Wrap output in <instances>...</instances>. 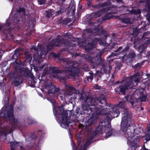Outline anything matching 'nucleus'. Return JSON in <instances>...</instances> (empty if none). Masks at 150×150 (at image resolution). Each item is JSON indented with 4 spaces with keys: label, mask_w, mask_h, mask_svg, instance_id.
<instances>
[{
    "label": "nucleus",
    "mask_w": 150,
    "mask_h": 150,
    "mask_svg": "<svg viewBox=\"0 0 150 150\" xmlns=\"http://www.w3.org/2000/svg\"><path fill=\"white\" fill-rule=\"evenodd\" d=\"M79 100L83 103L80 114H86L87 117L93 115L99 111V114H102L105 110L103 108L107 105V100L103 94H100L98 97H93L83 92L79 93Z\"/></svg>",
    "instance_id": "nucleus-1"
},
{
    "label": "nucleus",
    "mask_w": 150,
    "mask_h": 150,
    "mask_svg": "<svg viewBox=\"0 0 150 150\" xmlns=\"http://www.w3.org/2000/svg\"><path fill=\"white\" fill-rule=\"evenodd\" d=\"M107 105H105L103 108L105 110L102 111L103 113L99 114V111L96 112L97 114L99 115L105 114V119L100 123L97 127V131H100V128L106 129V128H110L111 120L110 117L112 118L117 117L120 114V111L118 109L112 107L110 103H107Z\"/></svg>",
    "instance_id": "nucleus-2"
},
{
    "label": "nucleus",
    "mask_w": 150,
    "mask_h": 150,
    "mask_svg": "<svg viewBox=\"0 0 150 150\" xmlns=\"http://www.w3.org/2000/svg\"><path fill=\"white\" fill-rule=\"evenodd\" d=\"M127 102L125 100H122L119 102L117 104V106L121 108L124 109V112L123 113L121 123V129L122 131L125 132V135L127 137H131L132 136V131L134 130V125H132L130 115H129L126 109H125V104Z\"/></svg>",
    "instance_id": "nucleus-3"
},
{
    "label": "nucleus",
    "mask_w": 150,
    "mask_h": 150,
    "mask_svg": "<svg viewBox=\"0 0 150 150\" xmlns=\"http://www.w3.org/2000/svg\"><path fill=\"white\" fill-rule=\"evenodd\" d=\"M82 57L89 63L93 69H94L98 66L100 67V70L105 74L110 73V70L112 68V66L109 65V70L108 71L107 68V64L105 60L101 59L100 60L93 55L84 54Z\"/></svg>",
    "instance_id": "nucleus-4"
},
{
    "label": "nucleus",
    "mask_w": 150,
    "mask_h": 150,
    "mask_svg": "<svg viewBox=\"0 0 150 150\" xmlns=\"http://www.w3.org/2000/svg\"><path fill=\"white\" fill-rule=\"evenodd\" d=\"M13 108V106L11 105L10 109L4 115L3 117L6 119L8 118L12 127L16 128L18 127L19 121L17 119H16L14 117Z\"/></svg>",
    "instance_id": "nucleus-5"
},
{
    "label": "nucleus",
    "mask_w": 150,
    "mask_h": 150,
    "mask_svg": "<svg viewBox=\"0 0 150 150\" xmlns=\"http://www.w3.org/2000/svg\"><path fill=\"white\" fill-rule=\"evenodd\" d=\"M125 81V83L119 85L118 87L115 89V91L116 93L119 94L121 93L123 95H125L126 91L132 89V88L131 86V84L132 82L129 83L126 79L124 81L122 80V83Z\"/></svg>",
    "instance_id": "nucleus-6"
},
{
    "label": "nucleus",
    "mask_w": 150,
    "mask_h": 150,
    "mask_svg": "<svg viewBox=\"0 0 150 150\" xmlns=\"http://www.w3.org/2000/svg\"><path fill=\"white\" fill-rule=\"evenodd\" d=\"M80 69L77 63L73 64L71 66H69L65 70V72L67 74L69 78H72L78 75Z\"/></svg>",
    "instance_id": "nucleus-7"
},
{
    "label": "nucleus",
    "mask_w": 150,
    "mask_h": 150,
    "mask_svg": "<svg viewBox=\"0 0 150 150\" xmlns=\"http://www.w3.org/2000/svg\"><path fill=\"white\" fill-rule=\"evenodd\" d=\"M100 129H101L100 128ZM101 131V129H100V131ZM100 131L98 130L97 131L96 128V130L93 132L91 133L90 137V138L88 139L87 140L86 143L84 144L83 145V143H82L81 138L80 137H78L77 139L78 145H79V148H83V150H86V148L90 144L91 142L92 141V139L95 136L99 134V132Z\"/></svg>",
    "instance_id": "nucleus-8"
},
{
    "label": "nucleus",
    "mask_w": 150,
    "mask_h": 150,
    "mask_svg": "<svg viewBox=\"0 0 150 150\" xmlns=\"http://www.w3.org/2000/svg\"><path fill=\"white\" fill-rule=\"evenodd\" d=\"M135 129L133 131H132V129H130V131L132 132V136L131 137H127L125 135V133L126 131L124 132L122 131L123 132L124 134L125 137L127 138L128 141V143L129 144L131 147V150H139L140 146L138 145L137 143L139 142V138H137L135 139H134L132 141H130L129 140L132 139L134 136V132Z\"/></svg>",
    "instance_id": "nucleus-9"
},
{
    "label": "nucleus",
    "mask_w": 150,
    "mask_h": 150,
    "mask_svg": "<svg viewBox=\"0 0 150 150\" xmlns=\"http://www.w3.org/2000/svg\"><path fill=\"white\" fill-rule=\"evenodd\" d=\"M130 46V44L129 43L127 42L126 47L122 51H120L122 49V46L119 47L118 49L114 51V52L111 53V54L110 55L108 58H110L111 57H113L114 56H117L118 55L121 54L123 56L122 57H124L126 54L127 52L128 51Z\"/></svg>",
    "instance_id": "nucleus-10"
},
{
    "label": "nucleus",
    "mask_w": 150,
    "mask_h": 150,
    "mask_svg": "<svg viewBox=\"0 0 150 150\" xmlns=\"http://www.w3.org/2000/svg\"><path fill=\"white\" fill-rule=\"evenodd\" d=\"M59 121L62 126H68L71 123L70 120L68 117V113L66 111L63 110L60 114Z\"/></svg>",
    "instance_id": "nucleus-11"
},
{
    "label": "nucleus",
    "mask_w": 150,
    "mask_h": 150,
    "mask_svg": "<svg viewBox=\"0 0 150 150\" xmlns=\"http://www.w3.org/2000/svg\"><path fill=\"white\" fill-rule=\"evenodd\" d=\"M62 43L63 44L65 45V42L63 39H61L60 38H57L52 39V41L47 45V49H51L54 46H60V43Z\"/></svg>",
    "instance_id": "nucleus-12"
},
{
    "label": "nucleus",
    "mask_w": 150,
    "mask_h": 150,
    "mask_svg": "<svg viewBox=\"0 0 150 150\" xmlns=\"http://www.w3.org/2000/svg\"><path fill=\"white\" fill-rule=\"evenodd\" d=\"M67 89L63 92L64 97L76 93L77 91L73 86L67 85Z\"/></svg>",
    "instance_id": "nucleus-13"
},
{
    "label": "nucleus",
    "mask_w": 150,
    "mask_h": 150,
    "mask_svg": "<svg viewBox=\"0 0 150 150\" xmlns=\"http://www.w3.org/2000/svg\"><path fill=\"white\" fill-rule=\"evenodd\" d=\"M110 7H107L99 9L98 11L92 13L91 14V17L92 18H96L100 17L103 12H107L110 10Z\"/></svg>",
    "instance_id": "nucleus-14"
},
{
    "label": "nucleus",
    "mask_w": 150,
    "mask_h": 150,
    "mask_svg": "<svg viewBox=\"0 0 150 150\" xmlns=\"http://www.w3.org/2000/svg\"><path fill=\"white\" fill-rule=\"evenodd\" d=\"M139 74L138 73H136L134 74L133 76H129L126 78L129 83L131 82V86L133 87V81H134L136 83L139 82V79L138 77L139 76Z\"/></svg>",
    "instance_id": "nucleus-15"
},
{
    "label": "nucleus",
    "mask_w": 150,
    "mask_h": 150,
    "mask_svg": "<svg viewBox=\"0 0 150 150\" xmlns=\"http://www.w3.org/2000/svg\"><path fill=\"white\" fill-rule=\"evenodd\" d=\"M81 43L84 46V48L86 52H90L93 50L94 48L95 45L91 41L90 42L86 43V41L84 40H82L81 41Z\"/></svg>",
    "instance_id": "nucleus-16"
},
{
    "label": "nucleus",
    "mask_w": 150,
    "mask_h": 150,
    "mask_svg": "<svg viewBox=\"0 0 150 150\" xmlns=\"http://www.w3.org/2000/svg\"><path fill=\"white\" fill-rule=\"evenodd\" d=\"M13 80V82L16 87H18L21 85L23 81L22 77L21 75L17 76Z\"/></svg>",
    "instance_id": "nucleus-17"
},
{
    "label": "nucleus",
    "mask_w": 150,
    "mask_h": 150,
    "mask_svg": "<svg viewBox=\"0 0 150 150\" xmlns=\"http://www.w3.org/2000/svg\"><path fill=\"white\" fill-rule=\"evenodd\" d=\"M125 98L126 102L129 101L131 103L132 106H135L137 105V103L136 102L135 98L133 96L127 95Z\"/></svg>",
    "instance_id": "nucleus-18"
},
{
    "label": "nucleus",
    "mask_w": 150,
    "mask_h": 150,
    "mask_svg": "<svg viewBox=\"0 0 150 150\" xmlns=\"http://www.w3.org/2000/svg\"><path fill=\"white\" fill-rule=\"evenodd\" d=\"M101 131L99 132V133L100 132L101 133H103L104 132H105L106 131L108 130V129L110 130H109L108 131L107 133L106 134L105 137L106 138H108L110 136H111L112 135V132H114L115 131V130L113 129H112L111 128V126L110 128H106V129H103V128H101Z\"/></svg>",
    "instance_id": "nucleus-19"
},
{
    "label": "nucleus",
    "mask_w": 150,
    "mask_h": 150,
    "mask_svg": "<svg viewBox=\"0 0 150 150\" xmlns=\"http://www.w3.org/2000/svg\"><path fill=\"white\" fill-rule=\"evenodd\" d=\"M57 67H55L50 66L48 68L49 74L62 73V70L57 69Z\"/></svg>",
    "instance_id": "nucleus-20"
},
{
    "label": "nucleus",
    "mask_w": 150,
    "mask_h": 150,
    "mask_svg": "<svg viewBox=\"0 0 150 150\" xmlns=\"http://www.w3.org/2000/svg\"><path fill=\"white\" fill-rule=\"evenodd\" d=\"M119 20L124 24H130L131 23V20L127 16H120L119 18Z\"/></svg>",
    "instance_id": "nucleus-21"
},
{
    "label": "nucleus",
    "mask_w": 150,
    "mask_h": 150,
    "mask_svg": "<svg viewBox=\"0 0 150 150\" xmlns=\"http://www.w3.org/2000/svg\"><path fill=\"white\" fill-rule=\"evenodd\" d=\"M116 12H108L105 15H104L102 17V20L103 21L106 20L108 19H110L111 18H113L114 16H112V14H116Z\"/></svg>",
    "instance_id": "nucleus-22"
},
{
    "label": "nucleus",
    "mask_w": 150,
    "mask_h": 150,
    "mask_svg": "<svg viewBox=\"0 0 150 150\" xmlns=\"http://www.w3.org/2000/svg\"><path fill=\"white\" fill-rule=\"evenodd\" d=\"M20 71H21L22 73L23 72H24L25 74H26V75L31 78L33 81H34L35 78L32 73H31L30 71H28L25 69H22L20 70Z\"/></svg>",
    "instance_id": "nucleus-23"
},
{
    "label": "nucleus",
    "mask_w": 150,
    "mask_h": 150,
    "mask_svg": "<svg viewBox=\"0 0 150 150\" xmlns=\"http://www.w3.org/2000/svg\"><path fill=\"white\" fill-rule=\"evenodd\" d=\"M59 91L58 88H57L54 86H52L49 87V88L47 91V94L49 95L51 94L53 95L56 92H57Z\"/></svg>",
    "instance_id": "nucleus-24"
},
{
    "label": "nucleus",
    "mask_w": 150,
    "mask_h": 150,
    "mask_svg": "<svg viewBox=\"0 0 150 150\" xmlns=\"http://www.w3.org/2000/svg\"><path fill=\"white\" fill-rule=\"evenodd\" d=\"M130 40L135 46H136L137 45L139 44V40L138 38V35H134L131 38Z\"/></svg>",
    "instance_id": "nucleus-25"
},
{
    "label": "nucleus",
    "mask_w": 150,
    "mask_h": 150,
    "mask_svg": "<svg viewBox=\"0 0 150 150\" xmlns=\"http://www.w3.org/2000/svg\"><path fill=\"white\" fill-rule=\"evenodd\" d=\"M18 72L16 71H11L8 74V76L11 79H14L16 77L19 76Z\"/></svg>",
    "instance_id": "nucleus-26"
},
{
    "label": "nucleus",
    "mask_w": 150,
    "mask_h": 150,
    "mask_svg": "<svg viewBox=\"0 0 150 150\" xmlns=\"http://www.w3.org/2000/svg\"><path fill=\"white\" fill-rule=\"evenodd\" d=\"M147 47V44L146 43H144L139 46L138 50L140 54H141L143 53L145 51V50L146 48Z\"/></svg>",
    "instance_id": "nucleus-27"
},
{
    "label": "nucleus",
    "mask_w": 150,
    "mask_h": 150,
    "mask_svg": "<svg viewBox=\"0 0 150 150\" xmlns=\"http://www.w3.org/2000/svg\"><path fill=\"white\" fill-rule=\"evenodd\" d=\"M127 11L129 12L131 14L134 15H137L141 13L140 10L139 9H137L136 10L132 9V10L128 9Z\"/></svg>",
    "instance_id": "nucleus-28"
},
{
    "label": "nucleus",
    "mask_w": 150,
    "mask_h": 150,
    "mask_svg": "<svg viewBox=\"0 0 150 150\" xmlns=\"http://www.w3.org/2000/svg\"><path fill=\"white\" fill-rule=\"evenodd\" d=\"M148 132L143 137L144 139L146 140V142L150 140V127H148Z\"/></svg>",
    "instance_id": "nucleus-29"
},
{
    "label": "nucleus",
    "mask_w": 150,
    "mask_h": 150,
    "mask_svg": "<svg viewBox=\"0 0 150 150\" xmlns=\"http://www.w3.org/2000/svg\"><path fill=\"white\" fill-rule=\"evenodd\" d=\"M8 99L6 100L5 102V104L4 105V108L2 109L0 111V117H1L2 116L1 115L3 113L4 114L7 111H5V110H4V108H5V110H6L7 108L8 107Z\"/></svg>",
    "instance_id": "nucleus-30"
},
{
    "label": "nucleus",
    "mask_w": 150,
    "mask_h": 150,
    "mask_svg": "<svg viewBox=\"0 0 150 150\" xmlns=\"http://www.w3.org/2000/svg\"><path fill=\"white\" fill-rule=\"evenodd\" d=\"M89 74L90 75L87 76L86 79L88 81L91 82L93 79L94 74L92 71H91L89 72Z\"/></svg>",
    "instance_id": "nucleus-31"
},
{
    "label": "nucleus",
    "mask_w": 150,
    "mask_h": 150,
    "mask_svg": "<svg viewBox=\"0 0 150 150\" xmlns=\"http://www.w3.org/2000/svg\"><path fill=\"white\" fill-rule=\"evenodd\" d=\"M8 129L7 127H5L0 131V133L6 137L8 133Z\"/></svg>",
    "instance_id": "nucleus-32"
},
{
    "label": "nucleus",
    "mask_w": 150,
    "mask_h": 150,
    "mask_svg": "<svg viewBox=\"0 0 150 150\" xmlns=\"http://www.w3.org/2000/svg\"><path fill=\"white\" fill-rule=\"evenodd\" d=\"M21 49L20 48H18L16 49L14 52L16 54V56H17L18 59H19L22 57L23 54L20 52Z\"/></svg>",
    "instance_id": "nucleus-33"
},
{
    "label": "nucleus",
    "mask_w": 150,
    "mask_h": 150,
    "mask_svg": "<svg viewBox=\"0 0 150 150\" xmlns=\"http://www.w3.org/2000/svg\"><path fill=\"white\" fill-rule=\"evenodd\" d=\"M136 56V54L134 50L131 51L128 55V57L131 60L134 59Z\"/></svg>",
    "instance_id": "nucleus-34"
},
{
    "label": "nucleus",
    "mask_w": 150,
    "mask_h": 150,
    "mask_svg": "<svg viewBox=\"0 0 150 150\" xmlns=\"http://www.w3.org/2000/svg\"><path fill=\"white\" fill-rule=\"evenodd\" d=\"M97 31L98 32H100L101 34L104 35V37L105 38H107L108 34L106 31L105 30L101 29L100 30V29L99 28H98L97 29Z\"/></svg>",
    "instance_id": "nucleus-35"
},
{
    "label": "nucleus",
    "mask_w": 150,
    "mask_h": 150,
    "mask_svg": "<svg viewBox=\"0 0 150 150\" xmlns=\"http://www.w3.org/2000/svg\"><path fill=\"white\" fill-rule=\"evenodd\" d=\"M79 144L77 146H76V145L73 142H72L71 146L73 150H83V148H79Z\"/></svg>",
    "instance_id": "nucleus-36"
},
{
    "label": "nucleus",
    "mask_w": 150,
    "mask_h": 150,
    "mask_svg": "<svg viewBox=\"0 0 150 150\" xmlns=\"http://www.w3.org/2000/svg\"><path fill=\"white\" fill-rule=\"evenodd\" d=\"M79 144L77 146H76V145L73 142H72L71 146L73 150H83V148H79Z\"/></svg>",
    "instance_id": "nucleus-37"
},
{
    "label": "nucleus",
    "mask_w": 150,
    "mask_h": 150,
    "mask_svg": "<svg viewBox=\"0 0 150 150\" xmlns=\"http://www.w3.org/2000/svg\"><path fill=\"white\" fill-rule=\"evenodd\" d=\"M79 144L77 146H76V145L73 142H72L71 146L73 150H83V148H79Z\"/></svg>",
    "instance_id": "nucleus-38"
},
{
    "label": "nucleus",
    "mask_w": 150,
    "mask_h": 150,
    "mask_svg": "<svg viewBox=\"0 0 150 150\" xmlns=\"http://www.w3.org/2000/svg\"><path fill=\"white\" fill-rule=\"evenodd\" d=\"M9 143L11 144V150H15L17 147V144L16 142H10Z\"/></svg>",
    "instance_id": "nucleus-39"
},
{
    "label": "nucleus",
    "mask_w": 150,
    "mask_h": 150,
    "mask_svg": "<svg viewBox=\"0 0 150 150\" xmlns=\"http://www.w3.org/2000/svg\"><path fill=\"white\" fill-rule=\"evenodd\" d=\"M46 17L49 18L52 16L53 12L52 11L51 9H50L46 11Z\"/></svg>",
    "instance_id": "nucleus-40"
},
{
    "label": "nucleus",
    "mask_w": 150,
    "mask_h": 150,
    "mask_svg": "<svg viewBox=\"0 0 150 150\" xmlns=\"http://www.w3.org/2000/svg\"><path fill=\"white\" fill-rule=\"evenodd\" d=\"M111 4V2L110 0H108L105 2L102 3L103 8L105 7L110 6Z\"/></svg>",
    "instance_id": "nucleus-41"
},
{
    "label": "nucleus",
    "mask_w": 150,
    "mask_h": 150,
    "mask_svg": "<svg viewBox=\"0 0 150 150\" xmlns=\"http://www.w3.org/2000/svg\"><path fill=\"white\" fill-rule=\"evenodd\" d=\"M62 60L65 64L69 65L72 63V61L69 59L65 58L62 59Z\"/></svg>",
    "instance_id": "nucleus-42"
},
{
    "label": "nucleus",
    "mask_w": 150,
    "mask_h": 150,
    "mask_svg": "<svg viewBox=\"0 0 150 150\" xmlns=\"http://www.w3.org/2000/svg\"><path fill=\"white\" fill-rule=\"evenodd\" d=\"M88 125H91L96 122V120L93 117H90L88 119Z\"/></svg>",
    "instance_id": "nucleus-43"
},
{
    "label": "nucleus",
    "mask_w": 150,
    "mask_h": 150,
    "mask_svg": "<svg viewBox=\"0 0 150 150\" xmlns=\"http://www.w3.org/2000/svg\"><path fill=\"white\" fill-rule=\"evenodd\" d=\"M100 39L99 38H95L94 39L91 40V42L95 45L98 42L100 41Z\"/></svg>",
    "instance_id": "nucleus-44"
},
{
    "label": "nucleus",
    "mask_w": 150,
    "mask_h": 150,
    "mask_svg": "<svg viewBox=\"0 0 150 150\" xmlns=\"http://www.w3.org/2000/svg\"><path fill=\"white\" fill-rule=\"evenodd\" d=\"M92 7L97 9H99L101 8H103L102 3L98 4L96 5L93 6Z\"/></svg>",
    "instance_id": "nucleus-45"
},
{
    "label": "nucleus",
    "mask_w": 150,
    "mask_h": 150,
    "mask_svg": "<svg viewBox=\"0 0 150 150\" xmlns=\"http://www.w3.org/2000/svg\"><path fill=\"white\" fill-rule=\"evenodd\" d=\"M59 79L60 81L65 82L66 80L67 77L65 76H59Z\"/></svg>",
    "instance_id": "nucleus-46"
},
{
    "label": "nucleus",
    "mask_w": 150,
    "mask_h": 150,
    "mask_svg": "<svg viewBox=\"0 0 150 150\" xmlns=\"http://www.w3.org/2000/svg\"><path fill=\"white\" fill-rule=\"evenodd\" d=\"M143 64V62H141L137 63L134 66V69H137L139 67H140Z\"/></svg>",
    "instance_id": "nucleus-47"
},
{
    "label": "nucleus",
    "mask_w": 150,
    "mask_h": 150,
    "mask_svg": "<svg viewBox=\"0 0 150 150\" xmlns=\"http://www.w3.org/2000/svg\"><path fill=\"white\" fill-rule=\"evenodd\" d=\"M147 98V96L146 95H143L142 97H140V99L141 102H143L145 101Z\"/></svg>",
    "instance_id": "nucleus-48"
},
{
    "label": "nucleus",
    "mask_w": 150,
    "mask_h": 150,
    "mask_svg": "<svg viewBox=\"0 0 150 150\" xmlns=\"http://www.w3.org/2000/svg\"><path fill=\"white\" fill-rule=\"evenodd\" d=\"M74 42H72L69 43V44L67 45H69V47H73V48H74V47H75L76 45V44L75 43H74Z\"/></svg>",
    "instance_id": "nucleus-49"
},
{
    "label": "nucleus",
    "mask_w": 150,
    "mask_h": 150,
    "mask_svg": "<svg viewBox=\"0 0 150 150\" xmlns=\"http://www.w3.org/2000/svg\"><path fill=\"white\" fill-rule=\"evenodd\" d=\"M17 12L18 13H20L21 12H25V9L23 8L20 7L17 10Z\"/></svg>",
    "instance_id": "nucleus-50"
},
{
    "label": "nucleus",
    "mask_w": 150,
    "mask_h": 150,
    "mask_svg": "<svg viewBox=\"0 0 150 150\" xmlns=\"http://www.w3.org/2000/svg\"><path fill=\"white\" fill-rule=\"evenodd\" d=\"M144 10L145 11L149 12L150 11V5H145Z\"/></svg>",
    "instance_id": "nucleus-51"
},
{
    "label": "nucleus",
    "mask_w": 150,
    "mask_h": 150,
    "mask_svg": "<svg viewBox=\"0 0 150 150\" xmlns=\"http://www.w3.org/2000/svg\"><path fill=\"white\" fill-rule=\"evenodd\" d=\"M38 2L40 5H42L45 4L46 2V0H37Z\"/></svg>",
    "instance_id": "nucleus-52"
},
{
    "label": "nucleus",
    "mask_w": 150,
    "mask_h": 150,
    "mask_svg": "<svg viewBox=\"0 0 150 150\" xmlns=\"http://www.w3.org/2000/svg\"><path fill=\"white\" fill-rule=\"evenodd\" d=\"M84 31L87 33H91L92 31V29L91 28H87L84 30Z\"/></svg>",
    "instance_id": "nucleus-53"
},
{
    "label": "nucleus",
    "mask_w": 150,
    "mask_h": 150,
    "mask_svg": "<svg viewBox=\"0 0 150 150\" xmlns=\"http://www.w3.org/2000/svg\"><path fill=\"white\" fill-rule=\"evenodd\" d=\"M43 72L46 74H49L48 68V67L45 68L43 70Z\"/></svg>",
    "instance_id": "nucleus-54"
},
{
    "label": "nucleus",
    "mask_w": 150,
    "mask_h": 150,
    "mask_svg": "<svg viewBox=\"0 0 150 150\" xmlns=\"http://www.w3.org/2000/svg\"><path fill=\"white\" fill-rule=\"evenodd\" d=\"M28 120L29 124H32L35 123V121L31 119L28 118Z\"/></svg>",
    "instance_id": "nucleus-55"
},
{
    "label": "nucleus",
    "mask_w": 150,
    "mask_h": 150,
    "mask_svg": "<svg viewBox=\"0 0 150 150\" xmlns=\"http://www.w3.org/2000/svg\"><path fill=\"white\" fill-rule=\"evenodd\" d=\"M53 56L54 58H58L60 57V54L59 53H54L53 54Z\"/></svg>",
    "instance_id": "nucleus-56"
},
{
    "label": "nucleus",
    "mask_w": 150,
    "mask_h": 150,
    "mask_svg": "<svg viewBox=\"0 0 150 150\" xmlns=\"http://www.w3.org/2000/svg\"><path fill=\"white\" fill-rule=\"evenodd\" d=\"M16 55V54L14 52V53L12 57V58L13 59H15L16 60L17 59H18L17 58V56Z\"/></svg>",
    "instance_id": "nucleus-57"
},
{
    "label": "nucleus",
    "mask_w": 150,
    "mask_h": 150,
    "mask_svg": "<svg viewBox=\"0 0 150 150\" xmlns=\"http://www.w3.org/2000/svg\"><path fill=\"white\" fill-rule=\"evenodd\" d=\"M103 52L102 51H100V52L98 53L97 54V56H99V57H100V59H101V56L103 54ZM101 59H102L101 58Z\"/></svg>",
    "instance_id": "nucleus-58"
},
{
    "label": "nucleus",
    "mask_w": 150,
    "mask_h": 150,
    "mask_svg": "<svg viewBox=\"0 0 150 150\" xmlns=\"http://www.w3.org/2000/svg\"><path fill=\"white\" fill-rule=\"evenodd\" d=\"M87 5L89 6H91L90 5L92 1V0H87Z\"/></svg>",
    "instance_id": "nucleus-59"
},
{
    "label": "nucleus",
    "mask_w": 150,
    "mask_h": 150,
    "mask_svg": "<svg viewBox=\"0 0 150 150\" xmlns=\"http://www.w3.org/2000/svg\"><path fill=\"white\" fill-rule=\"evenodd\" d=\"M145 3V5H150V0H146Z\"/></svg>",
    "instance_id": "nucleus-60"
},
{
    "label": "nucleus",
    "mask_w": 150,
    "mask_h": 150,
    "mask_svg": "<svg viewBox=\"0 0 150 150\" xmlns=\"http://www.w3.org/2000/svg\"><path fill=\"white\" fill-rule=\"evenodd\" d=\"M13 30V29L12 28L10 27V28H9L7 29V31L10 33V32H11Z\"/></svg>",
    "instance_id": "nucleus-61"
},
{
    "label": "nucleus",
    "mask_w": 150,
    "mask_h": 150,
    "mask_svg": "<svg viewBox=\"0 0 150 150\" xmlns=\"http://www.w3.org/2000/svg\"><path fill=\"white\" fill-rule=\"evenodd\" d=\"M72 8H73V9L72 11L71 12L72 13V14H73L74 13V12H75V6H73V7H72Z\"/></svg>",
    "instance_id": "nucleus-62"
},
{
    "label": "nucleus",
    "mask_w": 150,
    "mask_h": 150,
    "mask_svg": "<svg viewBox=\"0 0 150 150\" xmlns=\"http://www.w3.org/2000/svg\"><path fill=\"white\" fill-rule=\"evenodd\" d=\"M150 56V51L148 52H147L146 57L147 58H149V57Z\"/></svg>",
    "instance_id": "nucleus-63"
},
{
    "label": "nucleus",
    "mask_w": 150,
    "mask_h": 150,
    "mask_svg": "<svg viewBox=\"0 0 150 150\" xmlns=\"http://www.w3.org/2000/svg\"><path fill=\"white\" fill-rule=\"evenodd\" d=\"M31 50H34L35 51H37L38 50V48H36V47H34V46L33 47L31 48Z\"/></svg>",
    "instance_id": "nucleus-64"
}]
</instances>
